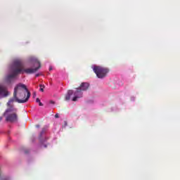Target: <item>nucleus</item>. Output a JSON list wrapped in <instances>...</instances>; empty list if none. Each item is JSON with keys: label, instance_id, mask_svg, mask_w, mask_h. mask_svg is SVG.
Listing matches in <instances>:
<instances>
[{"label": "nucleus", "instance_id": "13", "mask_svg": "<svg viewBox=\"0 0 180 180\" xmlns=\"http://www.w3.org/2000/svg\"><path fill=\"white\" fill-rule=\"evenodd\" d=\"M39 106H43V104H42L41 101L39 102Z\"/></svg>", "mask_w": 180, "mask_h": 180}, {"label": "nucleus", "instance_id": "17", "mask_svg": "<svg viewBox=\"0 0 180 180\" xmlns=\"http://www.w3.org/2000/svg\"><path fill=\"white\" fill-rule=\"evenodd\" d=\"M51 70H53V68H52V67H50V68H49V71H51Z\"/></svg>", "mask_w": 180, "mask_h": 180}, {"label": "nucleus", "instance_id": "5", "mask_svg": "<svg viewBox=\"0 0 180 180\" xmlns=\"http://www.w3.org/2000/svg\"><path fill=\"white\" fill-rule=\"evenodd\" d=\"M93 71L96 75L98 78H105L108 72H109V69L103 68L102 66H94Z\"/></svg>", "mask_w": 180, "mask_h": 180}, {"label": "nucleus", "instance_id": "3", "mask_svg": "<svg viewBox=\"0 0 180 180\" xmlns=\"http://www.w3.org/2000/svg\"><path fill=\"white\" fill-rule=\"evenodd\" d=\"M89 88V84L83 82L79 88H77L76 91L74 93L72 98L73 102H77V99L82 98V91H86Z\"/></svg>", "mask_w": 180, "mask_h": 180}, {"label": "nucleus", "instance_id": "18", "mask_svg": "<svg viewBox=\"0 0 180 180\" xmlns=\"http://www.w3.org/2000/svg\"><path fill=\"white\" fill-rule=\"evenodd\" d=\"M36 127L39 128L40 127V125H36Z\"/></svg>", "mask_w": 180, "mask_h": 180}, {"label": "nucleus", "instance_id": "14", "mask_svg": "<svg viewBox=\"0 0 180 180\" xmlns=\"http://www.w3.org/2000/svg\"><path fill=\"white\" fill-rule=\"evenodd\" d=\"M3 180H11V179H9L8 177H6V178L3 179Z\"/></svg>", "mask_w": 180, "mask_h": 180}, {"label": "nucleus", "instance_id": "7", "mask_svg": "<svg viewBox=\"0 0 180 180\" xmlns=\"http://www.w3.org/2000/svg\"><path fill=\"white\" fill-rule=\"evenodd\" d=\"M8 95H9V93L6 87L0 85V98H5V96H8Z\"/></svg>", "mask_w": 180, "mask_h": 180}, {"label": "nucleus", "instance_id": "11", "mask_svg": "<svg viewBox=\"0 0 180 180\" xmlns=\"http://www.w3.org/2000/svg\"><path fill=\"white\" fill-rule=\"evenodd\" d=\"M36 102H37V103H39V102H41V101H40V98H37L36 99Z\"/></svg>", "mask_w": 180, "mask_h": 180}, {"label": "nucleus", "instance_id": "20", "mask_svg": "<svg viewBox=\"0 0 180 180\" xmlns=\"http://www.w3.org/2000/svg\"><path fill=\"white\" fill-rule=\"evenodd\" d=\"M1 120H2V117H0V122H1Z\"/></svg>", "mask_w": 180, "mask_h": 180}, {"label": "nucleus", "instance_id": "16", "mask_svg": "<svg viewBox=\"0 0 180 180\" xmlns=\"http://www.w3.org/2000/svg\"><path fill=\"white\" fill-rule=\"evenodd\" d=\"M40 76V74H37L35 75V77H39Z\"/></svg>", "mask_w": 180, "mask_h": 180}, {"label": "nucleus", "instance_id": "21", "mask_svg": "<svg viewBox=\"0 0 180 180\" xmlns=\"http://www.w3.org/2000/svg\"><path fill=\"white\" fill-rule=\"evenodd\" d=\"M44 147L46 148V147H47V146L44 145Z\"/></svg>", "mask_w": 180, "mask_h": 180}, {"label": "nucleus", "instance_id": "1", "mask_svg": "<svg viewBox=\"0 0 180 180\" xmlns=\"http://www.w3.org/2000/svg\"><path fill=\"white\" fill-rule=\"evenodd\" d=\"M30 98V91L25 84H18L14 88L13 98L9 100L8 103H12L13 99L18 103H26Z\"/></svg>", "mask_w": 180, "mask_h": 180}, {"label": "nucleus", "instance_id": "4", "mask_svg": "<svg viewBox=\"0 0 180 180\" xmlns=\"http://www.w3.org/2000/svg\"><path fill=\"white\" fill-rule=\"evenodd\" d=\"M12 112H16V109L13 108H8L4 113V116H6L8 113H11ZM6 122H11V123L18 122V114L16 112L8 114L6 117Z\"/></svg>", "mask_w": 180, "mask_h": 180}, {"label": "nucleus", "instance_id": "22", "mask_svg": "<svg viewBox=\"0 0 180 180\" xmlns=\"http://www.w3.org/2000/svg\"><path fill=\"white\" fill-rule=\"evenodd\" d=\"M25 154H27V151H25Z\"/></svg>", "mask_w": 180, "mask_h": 180}, {"label": "nucleus", "instance_id": "2", "mask_svg": "<svg viewBox=\"0 0 180 180\" xmlns=\"http://www.w3.org/2000/svg\"><path fill=\"white\" fill-rule=\"evenodd\" d=\"M23 71V63L20 60H15L13 63L12 74L7 76V81H11Z\"/></svg>", "mask_w": 180, "mask_h": 180}, {"label": "nucleus", "instance_id": "15", "mask_svg": "<svg viewBox=\"0 0 180 180\" xmlns=\"http://www.w3.org/2000/svg\"><path fill=\"white\" fill-rule=\"evenodd\" d=\"M55 117H56V119H58V114H56V115H55Z\"/></svg>", "mask_w": 180, "mask_h": 180}, {"label": "nucleus", "instance_id": "12", "mask_svg": "<svg viewBox=\"0 0 180 180\" xmlns=\"http://www.w3.org/2000/svg\"><path fill=\"white\" fill-rule=\"evenodd\" d=\"M36 96H37V94H36V92H34V93H33V96H32V98H36Z\"/></svg>", "mask_w": 180, "mask_h": 180}, {"label": "nucleus", "instance_id": "19", "mask_svg": "<svg viewBox=\"0 0 180 180\" xmlns=\"http://www.w3.org/2000/svg\"><path fill=\"white\" fill-rule=\"evenodd\" d=\"M65 126H67V122H65Z\"/></svg>", "mask_w": 180, "mask_h": 180}, {"label": "nucleus", "instance_id": "10", "mask_svg": "<svg viewBox=\"0 0 180 180\" xmlns=\"http://www.w3.org/2000/svg\"><path fill=\"white\" fill-rule=\"evenodd\" d=\"M46 128L42 129V131L40 133V136H43V134L46 133Z\"/></svg>", "mask_w": 180, "mask_h": 180}, {"label": "nucleus", "instance_id": "9", "mask_svg": "<svg viewBox=\"0 0 180 180\" xmlns=\"http://www.w3.org/2000/svg\"><path fill=\"white\" fill-rule=\"evenodd\" d=\"M39 86H40L39 91H41V92H44V88H45L44 84H40Z\"/></svg>", "mask_w": 180, "mask_h": 180}, {"label": "nucleus", "instance_id": "8", "mask_svg": "<svg viewBox=\"0 0 180 180\" xmlns=\"http://www.w3.org/2000/svg\"><path fill=\"white\" fill-rule=\"evenodd\" d=\"M73 94H74V91L72 90H69L68 91V95L65 96V101H70Z\"/></svg>", "mask_w": 180, "mask_h": 180}, {"label": "nucleus", "instance_id": "6", "mask_svg": "<svg viewBox=\"0 0 180 180\" xmlns=\"http://www.w3.org/2000/svg\"><path fill=\"white\" fill-rule=\"evenodd\" d=\"M37 63L38 64V67L35 68H27L24 69L23 68V65H22V70L21 72H25V74H34V72H37V71H39L40 68H41V65L39 61L37 60Z\"/></svg>", "mask_w": 180, "mask_h": 180}]
</instances>
